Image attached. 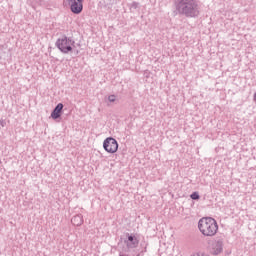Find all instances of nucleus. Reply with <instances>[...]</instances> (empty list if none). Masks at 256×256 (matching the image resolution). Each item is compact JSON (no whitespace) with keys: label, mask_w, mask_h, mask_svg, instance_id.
<instances>
[{"label":"nucleus","mask_w":256,"mask_h":256,"mask_svg":"<svg viewBox=\"0 0 256 256\" xmlns=\"http://www.w3.org/2000/svg\"><path fill=\"white\" fill-rule=\"evenodd\" d=\"M137 7H139V2H132L131 8L132 9H137Z\"/></svg>","instance_id":"obj_12"},{"label":"nucleus","mask_w":256,"mask_h":256,"mask_svg":"<svg viewBox=\"0 0 256 256\" xmlns=\"http://www.w3.org/2000/svg\"><path fill=\"white\" fill-rule=\"evenodd\" d=\"M190 198L193 199V201H198V199H200L199 192H193Z\"/></svg>","instance_id":"obj_10"},{"label":"nucleus","mask_w":256,"mask_h":256,"mask_svg":"<svg viewBox=\"0 0 256 256\" xmlns=\"http://www.w3.org/2000/svg\"><path fill=\"white\" fill-rule=\"evenodd\" d=\"M63 113V103H58L51 113L52 119H59Z\"/></svg>","instance_id":"obj_7"},{"label":"nucleus","mask_w":256,"mask_h":256,"mask_svg":"<svg viewBox=\"0 0 256 256\" xmlns=\"http://www.w3.org/2000/svg\"><path fill=\"white\" fill-rule=\"evenodd\" d=\"M0 125H1V127H5V125H7V122L5 120L1 119Z\"/></svg>","instance_id":"obj_13"},{"label":"nucleus","mask_w":256,"mask_h":256,"mask_svg":"<svg viewBox=\"0 0 256 256\" xmlns=\"http://www.w3.org/2000/svg\"><path fill=\"white\" fill-rule=\"evenodd\" d=\"M71 223L75 227H81V225H83V215L81 214L75 215L74 217H72Z\"/></svg>","instance_id":"obj_8"},{"label":"nucleus","mask_w":256,"mask_h":256,"mask_svg":"<svg viewBox=\"0 0 256 256\" xmlns=\"http://www.w3.org/2000/svg\"><path fill=\"white\" fill-rule=\"evenodd\" d=\"M126 237L124 243L127 249H137V247H139V239H137L135 234L126 233Z\"/></svg>","instance_id":"obj_5"},{"label":"nucleus","mask_w":256,"mask_h":256,"mask_svg":"<svg viewBox=\"0 0 256 256\" xmlns=\"http://www.w3.org/2000/svg\"><path fill=\"white\" fill-rule=\"evenodd\" d=\"M198 229L204 237H215L219 231L217 220L212 217L201 218L198 222Z\"/></svg>","instance_id":"obj_2"},{"label":"nucleus","mask_w":256,"mask_h":256,"mask_svg":"<svg viewBox=\"0 0 256 256\" xmlns=\"http://www.w3.org/2000/svg\"><path fill=\"white\" fill-rule=\"evenodd\" d=\"M68 5H70V10L74 15H79L83 12V2H76L75 0H66Z\"/></svg>","instance_id":"obj_6"},{"label":"nucleus","mask_w":256,"mask_h":256,"mask_svg":"<svg viewBox=\"0 0 256 256\" xmlns=\"http://www.w3.org/2000/svg\"><path fill=\"white\" fill-rule=\"evenodd\" d=\"M76 2L83 3V0H75Z\"/></svg>","instance_id":"obj_14"},{"label":"nucleus","mask_w":256,"mask_h":256,"mask_svg":"<svg viewBox=\"0 0 256 256\" xmlns=\"http://www.w3.org/2000/svg\"><path fill=\"white\" fill-rule=\"evenodd\" d=\"M116 99H117V96H115V95L108 96V101L110 103H115Z\"/></svg>","instance_id":"obj_11"},{"label":"nucleus","mask_w":256,"mask_h":256,"mask_svg":"<svg viewBox=\"0 0 256 256\" xmlns=\"http://www.w3.org/2000/svg\"><path fill=\"white\" fill-rule=\"evenodd\" d=\"M223 252V241L218 240L213 247V254L219 255Z\"/></svg>","instance_id":"obj_9"},{"label":"nucleus","mask_w":256,"mask_h":256,"mask_svg":"<svg viewBox=\"0 0 256 256\" xmlns=\"http://www.w3.org/2000/svg\"><path fill=\"white\" fill-rule=\"evenodd\" d=\"M103 149L106 153H117L119 150V143L113 137H108L103 142Z\"/></svg>","instance_id":"obj_4"},{"label":"nucleus","mask_w":256,"mask_h":256,"mask_svg":"<svg viewBox=\"0 0 256 256\" xmlns=\"http://www.w3.org/2000/svg\"><path fill=\"white\" fill-rule=\"evenodd\" d=\"M176 11L185 17H199V5L195 0H177Z\"/></svg>","instance_id":"obj_1"},{"label":"nucleus","mask_w":256,"mask_h":256,"mask_svg":"<svg viewBox=\"0 0 256 256\" xmlns=\"http://www.w3.org/2000/svg\"><path fill=\"white\" fill-rule=\"evenodd\" d=\"M55 45L61 53L67 55V53H71V51H73V47H75V40L71 37H67L66 35H62L57 39Z\"/></svg>","instance_id":"obj_3"}]
</instances>
